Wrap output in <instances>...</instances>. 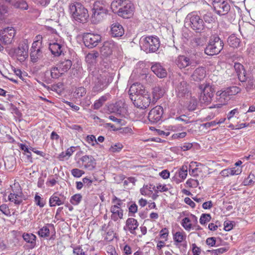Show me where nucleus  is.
<instances>
[{"mask_svg":"<svg viewBox=\"0 0 255 255\" xmlns=\"http://www.w3.org/2000/svg\"><path fill=\"white\" fill-rule=\"evenodd\" d=\"M125 33V30L123 26L118 22L112 24L111 27V34L113 37H121Z\"/></svg>","mask_w":255,"mask_h":255,"instance_id":"obj_22","label":"nucleus"},{"mask_svg":"<svg viewBox=\"0 0 255 255\" xmlns=\"http://www.w3.org/2000/svg\"><path fill=\"white\" fill-rule=\"evenodd\" d=\"M86 141L92 146L98 144L95 136L93 135H88L86 137Z\"/></svg>","mask_w":255,"mask_h":255,"instance_id":"obj_60","label":"nucleus"},{"mask_svg":"<svg viewBox=\"0 0 255 255\" xmlns=\"http://www.w3.org/2000/svg\"><path fill=\"white\" fill-rule=\"evenodd\" d=\"M73 253L76 255H86L85 252L83 251V250L80 246H77L74 248Z\"/></svg>","mask_w":255,"mask_h":255,"instance_id":"obj_63","label":"nucleus"},{"mask_svg":"<svg viewBox=\"0 0 255 255\" xmlns=\"http://www.w3.org/2000/svg\"><path fill=\"white\" fill-rule=\"evenodd\" d=\"M37 234L41 237L46 238L49 236L50 231L47 226H44L38 231Z\"/></svg>","mask_w":255,"mask_h":255,"instance_id":"obj_46","label":"nucleus"},{"mask_svg":"<svg viewBox=\"0 0 255 255\" xmlns=\"http://www.w3.org/2000/svg\"><path fill=\"white\" fill-rule=\"evenodd\" d=\"M22 238L29 244L28 249H32L35 247L36 237L34 234L24 233L22 235Z\"/></svg>","mask_w":255,"mask_h":255,"instance_id":"obj_28","label":"nucleus"},{"mask_svg":"<svg viewBox=\"0 0 255 255\" xmlns=\"http://www.w3.org/2000/svg\"><path fill=\"white\" fill-rule=\"evenodd\" d=\"M60 73L57 67H53L50 71L47 70L45 72L44 77V81L47 84H50L53 82L54 79L58 78L60 76Z\"/></svg>","mask_w":255,"mask_h":255,"instance_id":"obj_19","label":"nucleus"},{"mask_svg":"<svg viewBox=\"0 0 255 255\" xmlns=\"http://www.w3.org/2000/svg\"><path fill=\"white\" fill-rule=\"evenodd\" d=\"M34 201L35 204L37 206H39L40 208L43 207L45 204L44 200L37 194H36L34 197Z\"/></svg>","mask_w":255,"mask_h":255,"instance_id":"obj_56","label":"nucleus"},{"mask_svg":"<svg viewBox=\"0 0 255 255\" xmlns=\"http://www.w3.org/2000/svg\"><path fill=\"white\" fill-rule=\"evenodd\" d=\"M192 43L194 47H197L203 45V41L200 37L194 38L192 40Z\"/></svg>","mask_w":255,"mask_h":255,"instance_id":"obj_61","label":"nucleus"},{"mask_svg":"<svg viewBox=\"0 0 255 255\" xmlns=\"http://www.w3.org/2000/svg\"><path fill=\"white\" fill-rule=\"evenodd\" d=\"M72 175L75 177H80L84 174V171L78 168H74L71 170Z\"/></svg>","mask_w":255,"mask_h":255,"instance_id":"obj_58","label":"nucleus"},{"mask_svg":"<svg viewBox=\"0 0 255 255\" xmlns=\"http://www.w3.org/2000/svg\"><path fill=\"white\" fill-rule=\"evenodd\" d=\"M239 112L237 108L234 109V110L230 111L227 115V119L230 120L231 118L234 116L236 117L239 114Z\"/></svg>","mask_w":255,"mask_h":255,"instance_id":"obj_64","label":"nucleus"},{"mask_svg":"<svg viewBox=\"0 0 255 255\" xmlns=\"http://www.w3.org/2000/svg\"><path fill=\"white\" fill-rule=\"evenodd\" d=\"M187 57L189 60V61L191 66H195V65L199 63L200 56L197 53H191Z\"/></svg>","mask_w":255,"mask_h":255,"instance_id":"obj_37","label":"nucleus"},{"mask_svg":"<svg viewBox=\"0 0 255 255\" xmlns=\"http://www.w3.org/2000/svg\"><path fill=\"white\" fill-rule=\"evenodd\" d=\"M116 46V43L112 40L104 42L100 49L101 55L105 57H108L112 54Z\"/></svg>","mask_w":255,"mask_h":255,"instance_id":"obj_18","label":"nucleus"},{"mask_svg":"<svg viewBox=\"0 0 255 255\" xmlns=\"http://www.w3.org/2000/svg\"><path fill=\"white\" fill-rule=\"evenodd\" d=\"M224 47V43L217 35L211 37L209 43L204 49L205 53L208 55L213 56L218 54Z\"/></svg>","mask_w":255,"mask_h":255,"instance_id":"obj_6","label":"nucleus"},{"mask_svg":"<svg viewBox=\"0 0 255 255\" xmlns=\"http://www.w3.org/2000/svg\"><path fill=\"white\" fill-rule=\"evenodd\" d=\"M140 44L142 49L146 53L155 52L160 46L158 38L152 36L141 38Z\"/></svg>","mask_w":255,"mask_h":255,"instance_id":"obj_8","label":"nucleus"},{"mask_svg":"<svg viewBox=\"0 0 255 255\" xmlns=\"http://www.w3.org/2000/svg\"><path fill=\"white\" fill-rule=\"evenodd\" d=\"M164 93V90L161 87L159 86H155L152 89V102L157 101V100L163 96Z\"/></svg>","mask_w":255,"mask_h":255,"instance_id":"obj_33","label":"nucleus"},{"mask_svg":"<svg viewBox=\"0 0 255 255\" xmlns=\"http://www.w3.org/2000/svg\"><path fill=\"white\" fill-rule=\"evenodd\" d=\"M229 249V247H222L216 250L209 251L212 255H220L227 252Z\"/></svg>","mask_w":255,"mask_h":255,"instance_id":"obj_49","label":"nucleus"},{"mask_svg":"<svg viewBox=\"0 0 255 255\" xmlns=\"http://www.w3.org/2000/svg\"><path fill=\"white\" fill-rule=\"evenodd\" d=\"M246 77L247 78V79L244 81L243 82H246V89L249 90L253 88V86L254 85V82L253 77L250 76V74H246Z\"/></svg>","mask_w":255,"mask_h":255,"instance_id":"obj_53","label":"nucleus"},{"mask_svg":"<svg viewBox=\"0 0 255 255\" xmlns=\"http://www.w3.org/2000/svg\"><path fill=\"white\" fill-rule=\"evenodd\" d=\"M107 100V97L106 95L102 96L98 100H96L93 105L94 109L98 110L100 108L104 103Z\"/></svg>","mask_w":255,"mask_h":255,"instance_id":"obj_41","label":"nucleus"},{"mask_svg":"<svg viewBox=\"0 0 255 255\" xmlns=\"http://www.w3.org/2000/svg\"><path fill=\"white\" fill-rule=\"evenodd\" d=\"M123 148V145L121 143H117L112 145L109 148V151L113 153L119 152Z\"/></svg>","mask_w":255,"mask_h":255,"instance_id":"obj_50","label":"nucleus"},{"mask_svg":"<svg viewBox=\"0 0 255 255\" xmlns=\"http://www.w3.org/2000/svg\"><path fill=\"white\" fill-rule=\"evenodd\" d=\"M72 66V62L70 60L64 59L63 61H61L59 64V67L61 69L62 72H65L69 70Z\"/></svg>","mask_w":255,"mask_h":255,"instance_id":"obj_36","label":"nucleus"},{"mask_svg":"<svg viewBox=\"0 0 255 255\" xmlns=\"http://www.w3.org/2000/svg\"><path fill=\"white\" fill-rule=\"evenodd\" d=\"M42 36L37 35L30 49V58L32 63H36L43 57Z\"/></svg>","mask_w":255,"mask_h":255,"instance_id":"obj_5","label":"nucleus"},{"mask_svg":"<svg viewBox=\"0 0 255 255\" xmlns=\"http://www.w3.org/2000/svg\"><path fill=\"white\" fill-rule=\"evenodd\" d=\"M15 7L22 9L27 10L28 5L25 0H17L14 3Z\"/></svg>","mask_w":255,"mask_h":255,"instance_id":"obj_45","label":"nucleus"},{"mask_svg":"<svg viewBox=\"0 0 255 255\" xmlns=\"http://www.w3.org/2000/svg\"><path fill=\"white\" fill-rule=\"evenodd\" d=\"M206 76V71L203 67H199L195 70L191 76L192 80L197 82L203 80Z\"/></svg>","mask_w":255,"mask_h":255,"instance_id":"obj_26","label":"nucleus"},{"mask_svg":"<svg viewBox=\"0 0 255 255\" xmlns=\"http://www.w3.org/2000/svg\"><path fill=\"white\" fill-rule=\"evenodd\" d=\"M227 91V94L230 95L231 96L233 95H235L236 94L239 93L241 89L239 87L237 86H232L228 87L225 89Z\"/></svg>","mask_w":255,"mask_h":255,"instance_id":"obj_48","label":"nucleus"},{"mask_svg":"<svg viewBox=\"0 0 255 255\" xmlns=\"http://www.w3.org/2000/svg\"><path fill=\"white\" fill-rule=\"evenodd\" d=\"M69 10L73 18L78 22L85 23L89 17L87 9L81 3H71L69 5Z\"/></svg>","mask_w":255,"mask_h":255,"instance_id":"obj_4","label":"nucleus"},{"mask_svg":"<svg viewBox=\"0 0 255 255\" xmlns=\"http://www.w3.org/2000/svg\"><path fill=\"white\" fill-rule=\"evenodd\" d=\"M93 91L98 93L106 89L113 81L111 74L107 72H101L94 76L93 79Z\"/></svg>","mask_w":255,"mask_h":255,"instance_id":"obj_2","label":"nucleus"},{"mask_svg":"<svg viewBox=\"0 0 255 255\" xmlns=\"http://www.w3.org/2000/svg\"><path fill=\"white\" fill-rule=\"evenodd\" d=\"M83 39L85 46L89 48H93L101 41V36L98 34L86 33H84Z\"/></svg>","mask_w":255,"mask_h":255,"instance_id":"obj_11","label":"nucleus"},{"mask_svg":"<svg viewBox=\"0 0 255 255\" xmlns=\"http://www.w3.org/2000/svg\"><path fill=\"white\" fill-rule=\"evenodd\" d=\"M199 165H203L201 163L197 162H191L190 163L189 166V172L190 175L193 176L198 175V172L200 171L199 168H198Z\"/></svg>","mask_w":255,"mask_h":255,"instance_id":"obj_34","label":"nucleus"},{"mask_svg":"<svg viewBox=\"0 0 255 255\" xmlns=\"http://www.w3.org/2000/svg\"><path fill=\"white\" fill-rule=\"evenodd\" d=\"M65 201V197L63 196L60 198L57 196L56 193H54L49 199V205L50 207L60 206L63 204Z\"/></svg>","mask_w":255,"mask_h":255,"instance_id":"obj_31","label":"nucleus"},{"mask_svg":"<svg viewBox=\"0 0 255 255\" xmlns=\"http://www.w3.org/2000/svg\"><path fill=\"white\" fill-rule=\"evenodd\" d=\"M140 193L144 196L150 197L152 194V190L151 187L148 185H144L140 190Z\"/></svg>","mask_w":255,"mask_h":255,"instance_id":"obj_52","label":"nucleus"},{"mask_svg":"<svg viewBox=\"0 0 255 255\" xmlns=\"http://www.w3.org/2000/svg\"><path fill=\"white\" fill-rule=\"evenodd\" d=\"M189 91V85L184 80L179 82L175 87V92L179 98L184 97Z\"/></svg>","mask_w":255,"mask_h":255,"instance_id":"obj_20","label":"nucleus"},{"mask_svg":"<svg viewBox=\"0 0 255 255\" xmlns=\"http://www.w3.org/2000/svg\"><path fill=\"white\" fill-rule=\"evenodd\" d=\"M112 213L111 219L114 221H117L123 217V210L118 206H112L110 209Z\"/></svg>","mask_w":255,"mask_h":255,"instance_id":"obj_27","label":"nucleus"},{"mask_svg":"<svg viewBox=\"0 0 255 255\" xmlns=\"http://www.w3.org/2000/svg\"><path fill=\"white\" fill-rule=\"evenodd\" d=\"M226 89L223 91H219L216 93V99L219 104L214 105L210 107V108H220L223 105L227 104V102L230 100L231 96L228 95Z\"/></svg>","mask_w":255,"mask_h":255,"instance_id":"obj_16","label":"nucleus"},{"mask_svg":"<svg viewBox=\"0 0 255 255\" xmlns=\"http://www.w3.org/2000/svg\"><path fill=\"white\" fill-rule=\"evenodd\" d=\"M203 18L204 20V22L208 23H211L214 21L213 14L210 12H207L206 13L203 15Z\"/></svg>","mask_w":255,"mask_h":255,"instance_id":"obj_54","label":"nucleus"},{"mask_svg":"<svg viewBox=\"0 0 255 255\" xmlns=\"http://www.w3.org/2000/svg\"><path fill=\"white\" fill-rule=\"evenodd\" d=\"M112 11L124 18H129L132 16L134 11V5L129 0H116L111 4Z\"/></svg>","mask_w":255,"mask_h":255,"instance_id":"obj_1","label":"nucleus"},{"mask_svg":"<svg viewBox=\"0 0 255 255\" xmlns=\"http://www.w3.org/2000/svg\"><path fill=\"white\" fill-rule=\"evenodd\" d=\"M86 89L83 87L78 88L75 92V94L78 98L83 97L86 94Z\"/></svg>","mask_w":255,"mask_h":255,"instance_id":"obj_57","label":"nucleus"},{"mask_svg":"<svg viewBox=\"0 0 255 255\" xmlns=\"http://www.w3.org/2000/svg\"><path fill=\"white\" fill-rule=\"evenodd\" d=\"M163 109L160 106H157L149 112L148 116L149 121L152 123H157L162 121Z\"/></svg>","mask_w":255,"mask_h":255,"instance_id":"obj_15","label":"nucleus"},{"mask_svg":"<svg viewBox=\"0 0 255 255\" xmlns=\"http://www.w3.org/2000/svg\"><path fill=\"white\" fill-rule=\"evenodd\" d=\"M145 91L142 85L139 83L132 84L129 90L130 99L135 97L139 95H142L145 93Z\"/></svg>","mask_w":255,"mask_h":255,"instance_id":"obj_21","label":"nucleus"},{"mask_svg":"<svg viewBox=\"0 0 255 255\" xmlns=\"http://www.w3.org/2000/svg\"><path fill=\"white\" fill-rule=\"evenodd\" d=\"M108 4L105 0H100L95 1L92 9V20L95 23H98L101 21L104 17L108 12Z\"/></svg>","mask_w":255,"mask_h":255,"instance_id":"obj_3","label":"nucleus"},{"mask_svg":"<svg viewBox=\"0 0 255 255\" xmlns=\"http://www.w3.org/2000/svg\"><path fill=\"white\" fill-rule=\"evenodd\" d=\"M212 1L214 9L217 14L224 15L230 11V4L226 0H212Z\"/></svg>","mask_w":255,"mask_h":255,"instance_id":"obj_10","label":"nucleus"},{"mask_svg":"<svg viewBox=\"0 0 255 255\" xmlns=\"http://www.w3.org/2000/svg\"><path fill=\"white\" fill-rule=\"evenodd\" d=\"M228 43L230 46L233 48H237L240 45V39L235 34H232L228 38Z\"/></svg>","mask_w":255,"mask_h":255,"instance_id":"obj_35","label":"nucleus"},{"mask_svg":"<svg viewBox=\"0 0 255 255\" xmlns=\"http://www.w3.org/2000/svg\"><path fill=\"white\" fill-rule=\"evenodd\" d=\"M8 200L14 202L16 205H19L22 202V200L19 199V196L17 194L11 193L8 197Z\"/></svg>","mask_w":255,"mask_h":255,"instance_id":"obj_40","label":"nucleus"},{"mask_svg":"<svg viewBox=\"0 0 255 255\" xmlns=\"http://www.w3.org/2000/svg\"><path fill=\"white\" fill-rule=\"evenodd\" d=\"M186 235L183 232H177L173 234L174 244L179 249L182 253L185 252L186 250Z\"/></svg>","mask_w":255,"mask_h":255,"instance_id":"obj_14","label":"nucleus"},{"mask_svg":"<svg viewBox=\"0 0 255 255\" xmlns=\"http://www.w3.org/2000/svg\"><path fill=\"white\" fill-rule=\"evenodd\" d=\"M15 34V30L12 27L0 30V41L4 45L10 44Z\"/></svg>","mask_w":255,"mask_h":255,"instance_id":"obj_13","label":"nucleus"},{"mask_svg":"<svg viewBox=\"0 0 255 255\" xmlns=\"http://www.w3.org/2000/svg\"><path fill=\"white\" fill-rule=\"evenodd\" d=\"M28 45L25 43L19 45L18 47L14 49V52L17 57V59L21 62H23L28 57Z\"/></svg>","mask_w":255,"mask_h":255,"instance_id":"obj_17","label":"nucleus"},{"mask_svg":"<svg viewBox=\"0 0 255 255\" xmlns=\"http://www.w3.org/2000/svg\"><path fill=\"white\" fill-rule=\"evenodd\" d=\"M138 223L136 220L132 218H128L126 221V227L131 234H134L135 230L137 228Z\"/></svg>","mask_w":255,"mask_h":255,"instance_id":"obj_32","label":"nucleus"},{"mask_svg":"<svg viewBox=\"0 0 255 255\" xmlns=\"http://www.w3.org/2000/svg\"><path fill=\"white\" fill-rule=\"evenodd\" d=\"M49 49L54 56H59L63 52L62 45L57 42L49 43Z\"/></svg>","mask_w":255,"mask_h":255,"instance_id":"obj_30","label":"nucleus"},{"mask_svg":"<svg viewBox=\"0 0 255 255\" xmlns=\"http://www.w3.org/2000/svg\"><path fill=\"white\" fill-rule=\"evenodd\" d=\"M234 224V221H225L224 223V230L226 231H230L233 228Z\"/></svg>","mask_w":255,"mask_h":255,"instance_id":"obj_62","label":"nucleus"},{"mask_svg":"<svg viewBox=\"0 0 255 255\" xmlns=\"http://www.w3.org/2000/svg\"><path fill=\"white\" fill-rule=\"evenodd\" d=\"M99 56V53L97 51H93L91 53H89L86 56V61L89 63L94 62L97 58Z\"/></svg>","mask_w":255,"mask_h":255,"instance_id":"obj_39","label":"nucleus"},{"mask_svg":"<svg viewBox=\"0 0 255 255\" xmlns=\"http://www.w3.org/2000/svg\"><path fill=\"white\" fill-rule=\"evenodd\" d=\"M243 183L246 186L253 185L255 183V176L254 174H250L248 177L244 180Z\"/></svg>","mask_w":255,"mask_h":255,"instance_id":"obj_51","label":"nucleus"},{"mask_svg":"<svg viewBox=\"0 0 255 255\" xmlns=\"http://www.w3.org/2000/svg\"><path fill=\"white\" fill-rule=\"evenodd\" d=\"M234 68L238 76L239 80L243 82L247 79L246 74H247L243 65L239 63H235Z\"/></svg>","mask_w":255,"mask_h":255,"instance_id":"obj_25","label":"nucleus"},{"mask_svg":"<svg viewBox=\"0 0 255 255\" xmlns=\"http://www.w3.org/2000/svg\"><path fill=\"white\" fill-rule=\"evenodd\" d=\"M111 107L112 108V111H111L113 113H115L118 115H121L123 112L124 109L120 105V103H116L115 104L111 105Z\"/></svg>","mask_w":255,"mask_h":255,"instance_id":"obj_42","label":"nucleus"},{"mask_svg":"<svg viewBox=\"0 0 255 255\" xmlns=\"http://www.w3.org/2000/svg\"><path fill=\"white\" fill-rule=\"evenodd\" d=\"M82 196L80 194L73 195L70 200V203L73 205H78L81 201Z\"/></svg>","mask_w":255,"mask_h":255,"instance_id":"obj_44","label":"nucleus"},{"mask_svg":"<svg viewBox=\"0 0 255 255\" xmlns=\"http://www.w3.org/2000/svg\"><path fill=\"white\" fill-rule=\"evenodd\" d=\"M152 72L156 75V76L160 78H163L166 76L167 72L165 68H164L159 63H156L154 64L151 67Z\"/></svg>","mask_w":255,"mask_h":255,"instance_id":"obj_24","label":"nucleus"},{"mask_svg":"<svg viewBox=\"0 0 255 255\" xmlns=\"http://www.w3.org/2000/svg\"><path fill=\"white\" fill-rule=\"evenodd\" d=\"M0 211L2 212L4 215L7 217H9L11 215H14L15 211L12 210L11 213L10 209L9 208L8 205L6 204H2L0 205Z\"/></svg>","mask_w":255,"mask_h":255,"instance_id":"obj_38","label":"nucleus"},{"mask_svg":"<svg viewBox=\"0 0 255 255\" xmlns=\"http://www.w3.org/2000/svg\"><path fill=\"white\" fill-rule=\"evenodd\" d=\"M187 56L185 55H179L175 60V63L178 68L183 69L188 66H191Z\"/></svg>","mask_w":255,"mask_h":255,"instance_id":"obj_29","label":"nucleus"},{"mask_svg":"<svg viewBox=\"0 0 255 255\" xmlns=\"http://www.w3.org/2000/svg\"><path fill=\"white\" fill-rule=\"evenodd\" d=\"M186 19L189 20L191 28L196 32L201 33L204 30L205 25L203 19L195 12L189 13Z\"/></svg>","mask_w":255,"mask_h":255,"instance_id":"obj_9","label":"nucleus"},{"mask_svg":"<svg viewBox=\"0 0 255 255\" xmlns=\"http://www.w3.org/2000/svg\"><path fill=\"white\" fill-rule=\"evenodd\" d=\"M82 164L86 168L89 170L93 169L96 166L95 159L91 155H85L80 158Z\"/></svg>","mask_w":255,"mask_h":255,"instance_id":"obj_23","label":"nucleus"},{"mask_svg":"<svg viewBox=\"0 0 255 255\" xmlns=\"http://www.w3.org/2000/svg\"><path fill=\"white\" fill-rule=\"evenodd\" d=\"M211 219V216L209 214H202L200 218V223L204 225L209 222Z\"/></svg>","mask_w":255,"mask_h":255,"instance_id":"obj_55","label":"nucleus"},{"mask_svg":"<svg viewBox=\"0 0 255 255\" xmlns=\"http://www.w3.org/2000/svg\"><path fill=\"white\" fill-rule=\"evenodd\" d=\"M255 27L254 25L251 24L250 23H246V25L242 28V30L245 32L246 34H252L253 31H254Z\"/></svg>","mask_w":255,"mask_h":255,"instance_id":"obj_47","label":"nucleus"},{"mask_svg":"<svg viewBox=\"0 0 255 255\" xmlns=\"http://www.w3.org/2000/svg\"><path fill=\"white\" fill-rule=\"evenodd\" d=\"M131 100L133 101V103L135 106L143 109L147 108L151 103L149 95L145 93L131 98Z\"/></svg>","mask_w":255,"mask_h":255,"instance_id":"obj_12","label":"nucleus"},{"mask_svg":"<svg viewBox=\"0 0 255 255\" xmlns=\"http://www.w3.org/2000/svg\"><path fill=\"white\" fill-rule=\"evenodd\" d=\"M199 88L201 91L199 97L200 102L206 106L209 105L214 97V88L208 83L199 85Z\"/></svg>","mask_w":255,"mask_h":255,"instance_id":"obj_7","label":"nucleus"},{"mask_svg":"<svg viewBox=\"0 0 255 255\" xmlns=\"http://www.w3.org/2000/svg\"><path fill=\"white\" fill-rule=\"evenodd\" d=\"M186 184L190 187L196 188L199 185V182L196 179H189L186 181Z\"/></svg>","mask_w":255,"mask_h":255,"instance_id":"obj_59","label":"nucleus"},{"mask_svg":"<svg viewBox=\"0 0 255 255\" xmlns=\"http://www.w3.org/2000/svg\"><path fill=\"white\" fill-rule=\"evenodd\" d=\"M191 222V220L189 218L185 217L182 220L181 224L186 231H189L192 227Z\"/></svg>","mask_w":255,"mask_h":255,"instance_id":"obj_43","label":"nucleus"}]
</instances>
